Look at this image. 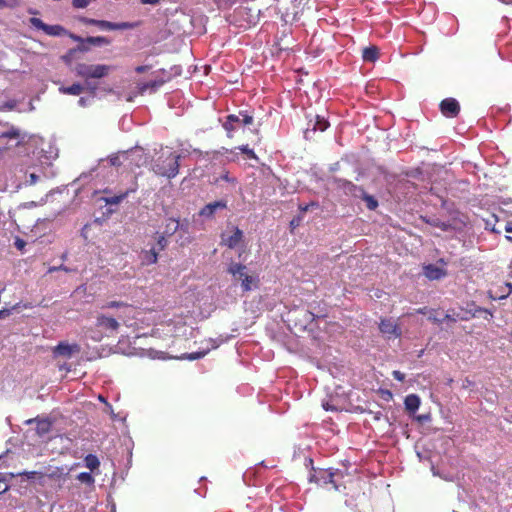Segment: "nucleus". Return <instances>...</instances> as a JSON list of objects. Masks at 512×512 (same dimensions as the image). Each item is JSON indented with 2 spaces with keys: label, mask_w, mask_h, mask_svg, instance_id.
Returning a JSON list of instances; mask_svg holds the SVG:
<instances>
[{
  "label": "nucleus",
  "mask_w": 512,
  "mask_h": 512,
  "mask_svg": "<svg viewBox=\"0 0 512 512\" xmlns=\"http://www.w3.org/2000/svg\"><path fill=\"white\" fill-rule=\"evenodd\" d=\"M181 155H175L170 150L162 149L161 155L155 160L153 171L159 176L172 179L179 173V159Z\"/></svg>",
  "instance_id": "1"
},
{
  "label": "nucleus",
  "mask_w": 512,
  "mask_h": 512,
  "mask_svg": "<svg viewBox=\"0 0 512 512\" xmlns=\"http://www.w3.org/2000/svg\"><path fill=\"white\" fill-rule=\"evenodd\" d=\"M31 139H33L36 144L38 142H43L42 138L37 136H28L26 133H22L20 129L14 126H11L0 133V142L10 146H19Z\"/></svg>",
  "instance_id": "2"
},
{
  "label": "nucleus",
  "mask_w": 512,
  "mask_h": 512,
  "mask_svg": "<svg viewBox=\"0 0 512 512\" xmlns=\"http://www.w3.org/2000/svg\"><path fill=\"white\" fill-rule=\"evenodd\" d=\"M112 67L105 64H86L79 63L75 67V72L78 76L88 80L90 78L100 79L109 74Z\"/></svg>",
  "instance_id": "3"
},
{
  "label": "nucleus",
  "mask_w": 512,
  "mask_h": 512,
  "mask_svg": "<svg viewBox=\"0 0 512 512\" xmlns=\"http://www.w3.org/2000/svg\"><path fill=\"white\" fill-rule=\"evenodd\" d=\"M253 123V117L246 112H240L239 115L230 114L223 123V128L228 137H232L233 132L239 128Z\"/></svg>",
  "instance_id": "4"
},
{
  "label": "nucleus",
  "mask_w": 512,
  "mask_h": 512,
  "mask_svg": "<svg viewBox=\"0 0 512 512\" xmlns=\"http://www.w3.org/2000/svg\"><path fill=\"white\" fill-rule=\"evenodd\" d=\"M81 22L84 23L85 25L97 26L99 29L106 30V31L128 30V29H133L137 26L136 23H132V22L115 23V22H110V21H106V20H97V19H92V18H87V17H83L81 19Z\"/></svg>",
  "instance_id": "5"
},
{
  "label": "nucleus",
  "mask_w": 512,
  "mask_h": 512,
  "mask_svg": "<svg viewBox=\"0 0 512 512\" xmlns=\"http://www.w3.org/2000/svg\"><path fill=\"white\" fill-rule=\"evenodd\" d=\"M338 474V470L333 471L332 469H319L314 470V473L310 475V482H315L320 486L327 484H333L335 490H339V486L335 483L334 477Z\"/></svg>",
  "instance_id": "6"
},
{
  "label": "nucleus",
  "mask_w": 512,
  "mask_h": 512,
  "mask_svg": "<svg viewBox=\"0 0 512 512\" xmlns=\"http://www.w3.org/2000/svg\"><path fill=\"white\" fill-rule=\"evenodd\" d=\"M122 156L131 167H141L147 161L144 150L138 146L126 151H122Z\"/></svg>",
  "instance_id": "7"
},
{
  "label": "nucleus",
  "mask_w": 512,
  "mask_h": 512,
  "mask_svg": "<svg viewBox=\"0 0 512 512\" xmlns=\"http://www.w3.org/2000/svg\"><path fill=\"white\" fill-rule=\"evenodd\" d=\"M81 347L77 343H68L66 341L59 342L52 350V355L54 358L63 357V358H71L74 354L79 353Z\"/></svg>",
  "instance_id": "8"
},
{
  "label": "nucleus",
  "mask_w": 512,
  "mask_h": 512,
  "mask_svg": "<svg viewBox=\"0 0 512 512\" xmlns=\"http://www.w3.org/2000/svg\"><path fill=\"white\" fill-rule=\"evenodd\" d=\"M29 22L34 28L42 30L49 36H62L66 33V30L63 26L45 24L40 18L37 17L30 18Z\"/></svg>",
  "instance_id": "9"
},
{
  "label": "nucleus",
  "mask_w": 512,
  "mask_h": 512,
  "mask_svg": "<svg viewBox=\"0 0 512 512\" xmlns=\"http://www.w3.org/2000/svg\"><path fill=\"white\" fill-rule=\"evenodd\" d=\"M68 474L69 470H67L65 467L49 466L44 471H41L40 485H44L47 479L55 481L65 480Z\"/></svg>",
  "instance_id": "10"
},
{
  "label": "nucleus",
  "mask_w": 512,
  "mask_h": 512,
  "mask_svg": "<svg viewBox=\"0 0 512 512\" xmlns=\"http://www.w3.org/2000/svg\"><path fill=\"white\" fill-rule=\"evenodd\" d=\"M380 332L385 335L388 339L398 338L401 336V329L399 326L390 318L382 319L379 323Z\"/></svg>",
  "instance_id": "11"
},
{
  "label": "nucleus",
  "mask_w": 512,
  "mask_h": 512,
  "mask_svg": "<svg viewBox=\"0 0 512 512\" xmlns=\"http://www.w3.org/2000/svg\"><path fill=\"white\" fill-rule=\"evenodd\" d=\"M441 113L448 118H454L459 114L460 105L455 98H446L441 101L440 105Z\"/></svg>",
  "instance_id": "12"
},
{
  "label": "nucleus",
  "mask_w": 512,
  "mask_h": 512,
  "mask_svg": "<svg viewBox=\"0 0 512 512\" xmlns=\"http://www.w3.org/2000/svg\"><path fill=\"white\" fill-rule=\"evenodd\" d=\"M227 207V202L225 200H218L212 203L206 204L199 211V216L204 219H212L215 213L219 210H224Z\"/></svg>",
  "instance_id": "13"
},
{
  "label": "nucleus",
  "mask_w": 512,
  "mask_h": 512,
  "mask_svg": "<svg viewBox=\"0 0 512 512\" xmlns=\"http://www.w3.org/2000/svg\"><path fill=\"white\" fill-rule=\"evenodd\" d=\"M243 239V232L238 228H233V233L228 235L226 232L221 235V244L230 249L236 248Z\"/></svg>",
  "instance_id": "14"
},
{
  "label": "nucleus",
  "mask_w": 512,
  "mask_h": 512,
  "mask_svg": "<svg viewBox=\"0 0 512 512\" xmlns=\"http://www.w3.org/2000/svg\"><path fill=\"white\" fill-rule=\"evenodd\" d=\"M423 274L429 280H440L447 275V271L434 264H428L423 267Z\"/></svg>",
  "instance_id": "15"
},
{
  "label": "nucleus",
  "mask_w": 512,
  "mask_h": 512,
  "mask_svg": "<svg viewBox=\"0 0 512 512\" xmlns=\"http://www.w3.org/2000/svg\"><path fill=\"white\" fill-rule=\"evenodd\" d=\"M96 326L105 330L115 332L119 328V323L113 317L99 315L96 319Z\"/></svg>",
  "instance_id": "16"
},
{
  "label": "nucleus",
  "mask_w": 512,
  "mask_h": 512,
  "mask_svg": "<svg viewBox=\"0 0 512 512\" xmlns=\"http://www.w3.org/2000/svg\"><path fill=\"white\" fill-rule=\"evenodd\" d=\"M339 187L343 189L345 194L351 195L355 198H358L359 195L364 194V189L362 187H359L347 180H339Z\"/></svg>",
  "instance_id": "17"
},
{
  "label": "nucleus",
  "mask_w": 512,
  "mask_h": 512,
  "mask_svg": "<svg viewBox=\"0 0 512 512\" xmlns=\"http://www.w3.org/2000/svg\"><path fill=\"white\" fill-rule=\"evenodd\" d=\"M329 126V122L327 121V119L323 116H320V115H316L315 116V121L312 125V129L310 128H307V130L305 131V137L308 138L309 137V133L310 131L312 132H315V131H325Z\"/></svg>",
  "instance_id": "18"
},
{
  "label": "nucleus",
  "mask_w": 512,
  "mask_h": 512,
  "mask_svg": "<svg viewBox=\"0 0 512 512\" xmlns=\"http://www.w3.org/2000/svg\"><path fill=\"white\" fill-rule=\"evenodd\" d=\"M235 279H242L247 274V267L241 263L231 262L227 269Z\"/></svg>",
  "instance_id": "19"
},
{
  "label": "nucleus",
  "mask_w": 512,
  "mask_h": 512,
  "mask_svg": "<svg viewBox=\"0 0 512 512\" xmlns=\"http://www.w3.org/2000/svg\"><path fill=\"white\" fill-rule=\"evenodd\" d=\"M501 293L489 291V296L492 300H502L507 298L511 292H512V283L506 282L504 285L500 288Z\"/></svg>",
  "instance_id": "20"
},
{
  "label": "nucleus",
  "mask_w": 512,
  "mask_h": 512,
  "mask_svg": "<svg viewBox=\"0 0 512 512\" xmlns=\"http://www.w3.org/2000/svg\"><path fill=\"white\" fill-rule=\"evenodd\" d=\"M406 410L409 412H416L420 406V398L416 394H409L404 400Z\"/></svg>",
  "instance_id": "21"
},
{
  "label": "nucleus",
  "mask_w": 512,
  "mask_h": 512,
  "mask_svg": "<svg viewBox=\"0 0 512 512\" xmlns=\"http://www.w3.org/2000/svg\"><path fill=\"white\" fill-rule=\"evenodd\" d=\"M158 252L155 248L143 251L141 254V263L143 265H151L157 262Z\"/></svg>",
  "instance_id": "22"
},
{
  "label": "nucleus",
  "mask_w": 512,
  "mask_h": 512,
  "mask_svg": "<svg viewBox=\"0 0 512 512\" xmlns=\"http://www.w3.org/2000/svg\"><path fill=\"white\" fill-rule=\"evenodd\" d=\"M378 49L375 46L366 47L363 50L362 58L366 62H375L378 59Z\"/></svg>",
  "instance_id": "23"
},
{
  "label": "nucleus",
  "mask_w": 512,
  "mask_h": 512,
  "mask_svg": "<svg viewBox=\"0 0 512 512\" xmlns=\"http://www.w3.org/2000/svg\"><path fill=\"white\" fill-rule=\"evenodd\" d=\"M180 228V223L177 219L169 218L166 221L164 234L167 236H171L175 234Z\"/></svg>",
  "instance_id": "24"
},
{
  "label": "nucleus",
  "mask_w": 512,
  "mask_h": 512,
  "mask_svg": "<svg viewBox=\"0 0 512 512\" xmlns=\"http://www.w3.org/2000/svg\"><path fill=\"white\" fill-rule=\"evenodd\" d=\"M83 91V86L79 83H74L71 86H61L59 92L68 95H79Z\"/></svg>",
  "instance_id": "25"
},
{
  "label": "nucleus",
  "mask_w": 512,
  "mask_h": 512,
  "mask_svg": "<svg viewBox=\"0 0 512 512\" xmlns=\"http://www.w3.org/2000/svg\"><path fill=\"white\" fill-rule=\"evenodd\" d=\"M15 476L13 473H0V495L9 489V481Z\"/></svg>",
  "instance_id": "26"
},
{
  "label": "nucleus",
  "mask_w": 512,
  "mask_h": 512,
  "mask_svg": "<svg viewBox=\"0 0 512 512\" xmlns=\"http://www.w3.org/2000/svg\"><path fill=\"white\" fill-rule=\"evenodd\" d=\"M51 429V422L47 419H37V433L40 436L47 434Z\"/></svg>",
  "instance_id": "27"
},
{
  "label": "nucleus",
  "mask_w": 512,
  "mask_h": 512,
  "mask_svg": "<svg viewBox=\"0 0 512 512\" xmlns=\"http://www.w3.org/2000/svg\"><path fill=\"white\" fill-rule=\"evenodd\" d=\"M84 463L87 468H89L91 471H94L97 469L100 465V461L98 457L94 454H88L84 458Z\"/></svg>",
  "instance_id": "28"
},
{
  "label": "nucleus",
  "mask_w": 512,
  "mask_h": 512,
  "mask_svg": "<svg viewBox=\"0 0 512 512\" xmlns=\"http://www.w3.org/2000/svg\"><path fill=\"white\" fill-rule=\"evenodd\" d=\"M86 42L93 46H106L110 44V40L103 36H90Z\"/></svg>",
  "instance_id": "29"
},
{
  "label": "nucleus",
  "mask_w": 512,
  "mask_h": 512,
  "mask_svg": "<svg viewBox=\"0 0 512 512\" xmlns=\"http://www.w3.org/2000/svg\"><path fill=\"white\" fill-rule=\"evenodd\" d=\"M241 281V287L243 291H250L252 290L253 286H256V279L247 274L241 279Z\"/></svg>",
  "instance_id": "30"
},
{
  "label": "nucleus",
  "mask_w": 512,
  "mask_h": 512,
  "mask_svg": "<svg viewBox=\"0 0 512 512\" xmlns=\"http://www.w3.org/2000/svg\"><path fill=\"white\" fill-rule=\"evenodd\" d=\"M358 198H361L366 202V206L369 210H374L378 206L377 200L372 195L367 194L365 191L364 194L359 195Z\"/></svg>",
  "instance_id": "31"
},
{
  "label": "nucleus",
  "mask_w": 512,
  "mask_h": 512,
  "mask_svg": "<svg viewBox=\"0 0 512 512\" xmlns=\"http://www.w3.org/2000/svg\"><path fill=\"white\" fill-rule=\"evenodd\" d=\"M209 350L210 349L208 348V349L203 350V351L186 353V354L182 355L181 359H186V360H189V361L198 360V359L203 358L209 352Z\"/></svg>",
  "instance_id": "32"
},
{
  "label": "nucleus",
  "mask_w": 512,
  "mask_h": 512,
  "mask_svg": "<svg viewBox=\"0 0 512 512\" xmlns=\"http://www.w3.org/2000/svg\"><path fill=\"white\" fill-rule=\"evenodd\" d=\"M77 479L88 486H92L95 482L94 477L90 472H81L77 475Z\"/></svg>",
  "instance_id": "33"
},
{
  "label": "nucleus",
  "mask_w": 512,
  "mask_h": 512,
  "mask_svg": "<svg viewBox=\"0 0 512 512\" xmlns=\"http://www.w3.org/2000/svg\"><path fill=\"white\" fill-rule=\"evenodd\" d=\"M18 476H25L29 480H36L40 484L41 471H22L17 473Z\"/></svg>",
  "instance_id": "34"
},
{
  "label": "nucleus",
  "mask_w": 512,
  "mask_h": 512,
  "mask_svg": "<svg viewBox=\"0 0 512 512\" xmlns=\"http://www.w3.org/2000/svg\"><path fill=\"white\" fill-rule=\"evenodd\" d=\"M109 162L112 166H120L124 162H126V160H124V158L122 156V151H120L116 154L109 156Z\"/></svg>",
  "instance_id": "35"
},
{
  "label": "nucleus",
  "mask_w": 512,
  "mask_h": 512,
  "mask_svg": "<svg viewBox=\"0 0 512 512\" xmlns=\"http://www.w3.org/2000/svg\"><path fill=\"white\" fill-rule=\"evenodd\" d=\"M127 195H128V192H125V193H122L120 195H115V196L107 197V198H105V202L107 204H110V205H117L122 200H124L127 197Z\"/></svg>",
  "instance_id": "36"
},
{
  "label": "nucleus",
  "mask_w": 512,
  "mask_h": 512,
  "mask_svg": "<svg viewBox=\"0 0 512 512\" xmlns=\"http://www.w3.org/2000/svg\"><path fill=\"white\" fill-rule=\"evenodd\" d=\"M20 307V303L15 304L11 308H2L0 310V319L6 318L12 314L14 310H17Z\"/></svg>",
  "instance_id": "37"
},
{
  "label": "nucleus",
  "mask_w": 512,
  "mask_h": 512,
  "mask_svg": "<svg viewBox=\"0 0 512 512\" xmlns=\"http://www.w3.org/2000/svg\"><path fill=\"white\" fill-rule=\"evenodd\" d=\"M238 149L242 153L246 154L249 159H257L255 152L251 148H249L248 145H241L238 147Z\"/></svg>",
  "instance_id": "38"
},
{
  "label": "nucleus",
  "mask_w": 512,
  "mask_h": 512,
  "mask_svg": "<svg viewBox=\"0 0 512 512\" xmlns=\"http://www.w3.org/2000/svg\"><path fill=\"white\" fill-rule=\"evenodd\" d=\"M168 244V241L166 239V235H159L157 238V245L159 246V250H163Z\"/></svg>",
  "instance_id": "39"
},
{
  "label": "nucleus",
  "mask_w": 512,
  "mask_h": 512,
  "mask_svg": "<svg viewBox=\"0 0 512 512\" xmlns=\"http://www.w3.org/2000/svg\"><path fill=\"white\" fill-rule=\"evenodd\" d=\"M428 320H430L433 323L441 324L443 320L441 318H438L435 314L434 310L429 311Z\"/></svg>",
  "instance_id": "40"
},
{
  "label": "nucleus",
  "mask_w": 512,
  "mask_h": 512,
  "mask_svg": "<svg viewBox=\"0 0 512 512\" xmlns=\"http://www.w3.org/2000/svg\"><path fill=\"white\" fill-rule=\"evenodd\" d=\"M14 245H15V247H16L18 250H20V251H22V252H23V250H24V248H25V246H26V242H25L23 239H21V238L17 237V238L15 239Z\"/></svg>",
  "instance_id": "41"
},
{
  "label": "nucleus",
  "mask_w": 512,
  "mask_h": 512,
  "mask_svg": "<svg viewBox=\"0 0 512 512\" xmlns=\"http://www.w3.org/2000/svg\"><path fill=\"white\" fill-rule=\"evenodd\" d=\"M92 100H93V96H91V97H81L78 100V104L81 107H86V106H88L91 103Z\"/></svg>",
  "instance_id": "42"
},
{
  "label": "nucleus",
  "mask_w": 512,
  "mask_h": 512,
  "mask_svg": "<svg viewBox=\"0 0 512 512\" xmlns=\"http://www.w3.org/2000/svg\"><path fill=\"white\" fill-rule=\"evenodd\" d=\"M38 179H39V176L37 174L31 173L29 175L28 180L26 181V184L27 185H34L35 183H37Z\"/></svg>",
  "instance_id": "43"
},
{
  "label": "nucleus",
  "mask_w": 512,
  "mask_h": 512,
  "mask_svg": "<svg viewBox=\"0 0 512 512\" xmlns=\"http://www.w3.org/2000/svg\"><path fill=\"white\" fill-rule=\"evenodd\" d=\"M392 375H393L394 379H396L398 381H404V379H405L404 373H402V372H400L398 370H394L392 372Z\"/></svg>",
  "instance_id": "44"
},
{
  "label": "nucleus",
  "mask_w": 512,
  "mask_h": 512,
  "mask_svg": "<svg viewBox=\"0 0 512 512\" xmlns=\"http://www.w3.org/2000/svg\"><path fill=\"white\" fill-rule=\"evenodd\" d=\"M123 305L124 304L122 302L111 301V302L107 303L104 307H106V308H118V307H121Z\"/></svg>",
  "instance_id": "45"
},
{
  "label": "nucleus",
  "mask_w": 512,
  "mask_h": 512,
  "mask_svg": "<svg viewBox=\"0 0 512 512\" xmlns=\"http://www.w3.org/2000/svg\"><path fill=\"white\" fill-rule=\"evenodd\" d=\"M318 204L315 203V202H311L310 204H307V205H300L299 206V209L302 211V212H306L310 209V207H317Z\"/></svg>",
  "instance_id": "46"
},
{
  "label": "nucleus",
  "mask_w": 512,
  "mask_h": 512,
  "mask_svg": "<svg viewBox=\"0 0 512 512\" xmlns=\"http://www.w3.org/2000/svg\"><path fill=\"white\" fill-rule=\"evenodd\" d=\"M443 321L447 320V321H450V322H456L457 321V317L449 314V313H446L444 318H442Z\"/></svg>",
  "instance_id": "47"
},
{
  "label": "nucleus",
  "mask_w": 512,
  "mask_h": 512,
  "mask_svg": "<svg viewBox=\"0 0 512 512\" xmlns=\"http://www.w3.org/2000/svg\"><path fill=\"white\" fill-rule=\"evenodd\" d=\"M159 1L160 0H140V3L144 5H156Z\"/></svg>",
  "instance_id": "48"
},
{
  "label": "nucleus",
  "mask_w": 512,
  "mask_h": 512,
  "mask_svg": "<svg viewBox=\"0 0 512 512\" xmlns=\"http://www.w3.org/2000/svg\"><path fill=\"white\" fill-rule=\"evenodd\" d=\"M220 179H222L224 181H227V182H234L235 181V179L231 178L228 173H225V174L221 175Z\"/></svg>",
  "instance_id": "49"
},
{
  "label": "nucleus",
  "mask_w": 512,
  "mask_h": 512,
  "mask_svg": "<svg viewBox=\"0 0 512 512\" xmlns=\"http://www.w3.org/2000/svg\"><path fill=\"white\" fill-rule=\"evenodd\" d=\"M472 385H473V382H472L470 379H468V378H466V379L463 381V383H462V387H463V388H469V387H470V386H472Z\"/></svg>",
  "instance_id": "50"
},
{
  "label": "nucleus",
  "mask_w": 512,
  "mask_h": 512,
  "mask_svg": "<svg viewBox=\"0 0 512 512\" xmlns=\"http://www.w3.org/2000/svg\"><path fill=\"white\" fill-rule=\"evenodd\" d=\"M323 408L326 410V411H333L335 410V407L330 405L329 403H323L322 404Z\"/></svg>",
  "instance_id": "51"
},
{
  "label": "nucleus",
  "mask_w": 512,
  "mask_h": 512,
  "mask_svg": "<svg viewBox=\"0 0 512 512\" xmlns=\"http://www.w3.org/2000/svg\"><path fill=\"white\" fill-rule=\"evenodd\" d=\"M485 229H487V230H491V231H493V232H495V231H496V230H495L494 225H491L489 221H487V222H486Z\"/></svg>",
  "instance_id": "52"
},
{
  "label": "nucleus",
  "mask_w": 512,
  "mask_h": 512,
  "mask_svg": "<svg viewBox=\"0 0 512 512\" xmlns=\"http://www.w3.org/2000/svg\"><path fill=\"white\" fill-rule=\"evenodd\" d=\"M505 231L506 232H512V221L511 222H508L505 226Z\"/></svg>",
  "instance_id": "53"
},
{
  "label": "nucleus",
  "mask_w": 512,
  "mask_h": 512,
  "mask_svg": "<svg viewBox=\"0 0 512 512\" xmlns=\"http://www.w3.org/2000/svg\"><path fill=\"white\" fill-rule=\"evenodd\" d=\"M36 206H37V203L34 201H31V202H28L25 204V207H27V208H32V207H36Z\"/></svg>",
  "instance_id": "54"
},
{
  "label": "nucleus",
  "mask_w": 512,
  "mask_h": 512,
  "mask_svg": "<svg viewBox=\"0 0 512 512\" xmlns=\"http://www.w3.org/2000/svg\"><path fill=\"white\" fill-rule=\"evenodd\" d=\"M427 311H428V310H427V308H425V307H424V308H419V309L417 310V313H419V314H426V313H427Z\"/></svg>",
  "instance_id": "55"
},
{
  "label": "nucleus",
  "mask_w": 512,
  "mask_h": 512,
  "mask_svg": "<svg viewBox=\"0 0 512 512\" xmlns=\"http://www.w3.org/2000/svg\"><path fill=\"white\" fill-rule=\"evenodd\" d=\"M59 369H60V370H66V371H69V370H70V368H69V366H68L67 364L60 365V366H59Z\"/></svg>",
  "instance_id": "56"
},
{
  "label": "nucleus",
  "mask_w": 512,
  "mask_h": 512,
  "mask_svg": "<svg viewBox=\"0 0 512 512\" xmlns=\"http://www.w3.org/2000/svg\"><path fill=\"white\" fill-rule=\"evenodd\" d=\"M428 418H429L428 415H420V416H418V420L419 421H426Z\"/></svg>",
  "instance_id": "57"
},
{
  "label": "nucleus",
  "mask_w": 512,
  "mask_h": 512,
  "mask_svg": "<svg viewBox=\"0 0 512 512\" xmlns=\"http://www.w3.org/2000/svg\"><path fill=\"white\" fill-rule=\"evenodd\" d=\"M37 419L38 418H33V419H28L25 421L26 424H32L33 422H36L37 423Z\"/></svg>",
  "instance_id": "58"
},
{
  "label": "nucleus",
  "mask_w": 512,
  "mask_h": 512,
  "mask_svg": "<svg viewBox=\"0 0 512 512\" xmlns=\"http://www.w3.org/2000/svg\"><path fill=\"white\" fill-rule=\"evenodd\" d=\"M290 225H291V227H293V228H294V227H296V226L298 225V220L293 219V220L290 222Z\"/></svg>",
  "instance_id": "59"
},
{
  "label": "nucleus",
  "mask_w": 512,
  "mask_h": 512,
  "mask_svg": "<svg viewBox=\"0 0 512 512\" xmlns=\"http://www.w3.org/2000/svg\"><path fill=\"white\" fill-rule=\"evenodd\" d=\"M59 270H63V271H65V272H69V271H70V269H69V268H67V267H66V266H64V265H60V266H59Z\"/></svg>",
  "instance_id": "60"
},
{
  "label": "nucleus",
  "mask_w": 512,
  "mask_h": 512,
  "mask_svg": "<svg viewBox=\"0 0 512 512\" xmlns=\"http://www.w3.org/2000/svg\"><path fill=\"white\" fill-rule=\"evenodd\" d=\"M59 270V267H51L49 268V272H54V271H58Z\"/></svg>",
  "instance_id": "61"
},
{
  "label": "nucleus",
  "mask_w": 512,
  "mask_h": 512,
  "mask_svg": "<svg viewBox=\"0 0 512 512\" xmlns=\"http://www.w3.org/2000/svg\"><path fill=\"white\" fill-rule=\"evenodd\" d=\"M431 471H432V473H433V475H434V476H437V475H438V473L436 472V470H435V467H434V466H432V467H431Z\"/></svg>",
  "instance_id": "62"
},
{
  "label": "nucleus",
  "mask_w": 512,
  "mask_h": 512,
  "mask_svg": "<svg viewBox=\"0 0 512 512\" xmlns=\"http://www.w3.org/2000/svg\"><path fill=\"white\" fill-rule=\"evenodd\" d=\"M181 230H186L187 229V225H184V224H180V228Z\"/></svg>",
  "instance_id": "63"
},
{
  "label": "nucleus",
  "mask_w": 512,
  "mask_h": 512,
  "mask_svg": "<svg viewBox=\"0 0 512 512\" xmlns=\"http://www.w3.org/2000/svg\"><path fill=\"white\" fill-rule=\"evenodd\" d=\"M6 5V0H0V6Z\"/></svg>",
  "instance_id": "64"
}]
</instances>
